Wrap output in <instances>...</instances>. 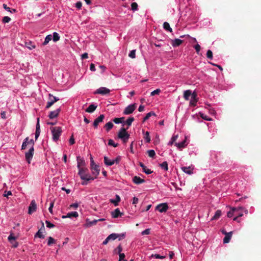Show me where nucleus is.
<instances>
[{"label": "nucleus", "instance_id": "c756f323", "mask_svg": "<svg viewBox=\"0 0 261 261\" xmlns=\"http://www.w3.org/2000/svg\"><path fill=\"white\" fill-rule=\"evenodd\" d=\"M120 235L119 234H117V233H112L111 234H110L108 238L109 239V240L110 241L111 240H116L117 238H118L119 237Z\"/></svg>", "mask_w": 261, "mask_h": 261}, {"label": "nucleus", "instance_id": "f257e3e1", "mask_svg": "<svg viewBox=\"0 0 261 261\" xmlns=\"http://www.w3.org/2000/svg\"><path fill=\"white\" fill-rule=\"evenodd\" d=\"M78 174L82 180H93L94 178L89 173L88 169L87 168H83L79 169Z\"/></svg>", "mask_w": 261, "mask_h": 261}, {"label": "nucleus", "instance_id": "4468645a", "mask_svg": "<svg viewBox=\"0 0 261 261\" xmlns=\"http://www.w3.org/2000/svg\"><path fill=\"white\" fill-rule=\"evenodd\" d=\"M36 210V202L34 200H33L31 201V203L29 205L28 213L29 214H31L33 212H35Z\"/></svg>", "mask_w": 261, "mask_h": 261}, {"label": "nucleus", "instance_id": "603ef678", "mask_svg": "<svg viewBox=\"0 0 261 261\" xmlns=\"http://www.w3.org/2000/svg\"><path fill=\"white\" fill-rule=\"evenodd\" d=\"M26 46L29 48L30 49H32L33 48H34L35 47V46L34 45H32V42H29V43L26 42L25 43Z\"/></svg>", "mask_w": 261, "mask_h": 261}, {"label": "nucleus", "instance_id": "6e6d98bb", "mask_svg": "<svg viewBox=\"0 0 261 261\" xmlns=\"http://www.w3.org/2000/svg\"><path fill=\"white\" fill-rule=\"evenodd\" d=\"M11 20V18L8 16H5L3 18V22L4 23H8Z\"/></svg>", "mask_w": 261, "mask_h": 261}, {"label": "nucleus", "instance_id": "6ab92c4d", "mask_svg": "<svg viewBox=\"0 0 261 261\" xmlns=\"http://www.w3.org/2000/svg\"><path fill=\"white\" fill-rule=\"evenodd\" d=\"M139 165L141 167H142L143 172L145 173L146 174H149L152 173L153 171L149 169H147L143 163L140 162Z\"/></svg>", "mask_w": 261, "mask_h": 261}, {"label": "nucleus", "instance_id": "79ce46f5", "mask_svg": "<svg viewBox=\"0 0 261 261\" xmlns=\"http://www.w3.org/2000/svg\"><path fill=\"white\" fill-rule=\"evenodd\" d=\"M56 243V240L51 237H49L48 238L47 245L51 246L53 244Z\"/></svg>", "mask_w": 261, "mask_h": 261}, {"label": "nucleus", "instance_id": "c03bdc74", "mask_svg": "<svg viewBox=\"0 0 261 261\" xmlns=\"http://www.w3.org/2000/svg\"><path fill=\"white\" fill-rule=\"evenodd\" d=\"M199 114H200V117L204 120H206L207 121H211L212 120V118L208 117V116H207L205 114H204L203 113H200Z\"/></svg>", "mask_w": 261, "mask_h": 261}, {"label": "nucleus", "instance_id": "4d7b16f0", "mask_svg": "<svg viewBox=\"0 0 261 261\" xmlns=\"http://www.w3.org/2000/svg\"><path fill=\"white\" fill-rule=\"evenodd\" d=\"M121 159V157L120 156H118L115 160H113L114 164L116 163V164H118Z\"/></svg>", "mask_w": 261, "mask_h": 261}, {"label": "nucleus", "instance_id": "e2e57ef3", "mask_svg": "<svg viewBox=\"0 0 261 261\" xmlns=\"http://www.w3.org/2000/svg\"><path fill=\"white\" fill-rule=\"evenodd\" d=\"M119 261H122V260L124 259V258L125 257V254L124 253H119Z\"/></svg>", "mask_w": 261, "mask_h": 261}, {"label": "nucleus", "instance_id": "b1692460", "mask_svg": "<svg viewBox=\"0 0 261 261\" xmlns=\"http://www.w3.org/2000/svg\"><path fill=\"white\" fill-rule=\"evenodd\" d=\"M111 203L114 204L115 206H117L119 204V202L120 201V197L119 195H116L115 199H111L110 200Z\"/></svg>", "mask_w": 261, "mask_h": 261}, {"label": "nucleus", "instance_id": "5fc2aeb1", "mask_svg": "<svg viewBox=\"0 0 261 261\" xmlns=\"http://www.w3.org/2000/svg\"><path fill=\"white\" fill-rule=\"evenodd\" d=\"M45 223L46 224V226L48 228H53L55 227V225L53 224V223H51V222H50L49 221H45Z\"/></svg>", "mask_w": 261, "mask_h": 261}, {"label": "nucleus", "instance_id": "f3484780", "mask_svg": "<svg viewBox=\"0 0 261 261\" xmlns=\"http://www.w3.org/2000/svg\"><path fill=\"white\" fill-rule=\"evenodd\" d=\"M111 215L113 218H117L119 217H121L123 214L121 213L119 209L117 208L111 212Z\"/></svg>", "mask_w": 261, "mask_h": 261}, {"label": "nucleus", "instance_id": "20e7f679", "mask_svg": "<svg viewBox=\"0 0 261 261\" xmlns=\"http://www.w3.org/2000/svg\"><path fill=\"white\" fill-rule=\"evenodd\" d=\"M59 100V98L58 97L54 96L53 94L49 93L48 94V101L47 102L45 108L46 109H49L54 104L55 102L58 101Z\"/></svg>", "mask_w": 261, "mask_h": 261}, {"label": "nucleus", "instance_id": "a18cd8bd", "mask_svg": "<svg viewBox=\"0 0 261 261\" xmlns=\"http://www.w3.org/2000/svg\"><path fill=\"white\" fill-rule=\"evenodd\" d=\"M178 135L173 136L171 139V141L169 142L168 145H172L177 140Z\"/></svg>", "mask_w": 261, "mask_h": 261}, {"label": "nucleus", "instance_id": "c9c22d12", "mask_svg": "<svg viewBox=\"0 0 261 261\" xmlns=\"http://www.w3.org/2000/svg\"><path fill=\"white\" fill-rule=\"evenodd\" d=\"M134 121V118L133 117H129L126 121L125 123L128 127L126 129H128V127L132 125V122Z\"/></svg>", "mask_w": 261, "mask_h": 261}, {"label": "nucleus", "instance_id": "1a4fd4ad", "mask_svg": "<svg viewBox=\"0 0 261 261\" xmlns=\"http://www.w3.org/2000/svg\"><path fill=\"white\" fill-rule=\"evenodd\" d=\"M92 174L93 175V178H94V179L96 178L97 176L99 174L100 169L98 165H94V167H92L90 168Z\"/></svg>", "mask_w": 261, "mask_h": 261}, {"label": "nucleus", "instance_id": "473e14b6", "mask_svg": "<svg viewBox=\"0 0 261 261\" xmlns=\"http://www.w3.org/2000/svg\"><path fill=\"white\" fill-rule=\"evenodd\" d=\"M155 114L154 113V112H153L152 111L148 113L146 115V116L144 117L143 120V122H144L145 121L148 120L149 118V117H151V116H155Z\"/></svg>", "mask_w": 261, "mask_h": 261}, {"label": "nucleus", "instance_id": "f03ea898", "mask_svg": "<svg viewBox=\"0 0 261 261\" xmlns=\"http://www.w3.org/2000/svg\"><path fill=\"white\" fill-rule=\"evenodd\" d=\"M126 128L122 127L119 130L118 134V138L121 139L124 143H126L129 138V134L127 132Z\"/></svg>", "mask_w": 261, "mask_h": 261}, {"label": "nucleus", "instance_id": "9d476101", "mask_svg": "<svg viewBox=\"0 0 261 261\" xmlns=\"http://www.w3.org/2000/svg\"><path fill=\"white\" fill-rule=\"evenodd\" d=\"M105 115L103 114L100 115L97 118H96L93 123V126L94 128H97L99 123L102 122L105 119Z\"/></svg>", "mask_w": 261, "mask_h": 261}, {"label": "nucleus", "instance_id": "2eb2a0df", "mask_svg": "<svg viewBox=\"0 0 261 261\" xmlns=\"http://www.w3.org/2000/svg\"><path fill=\"white\" fill-rule=\"evenodd\" d=\"M45 228L44 226V223L42 222V227L40 229H39L35 235V238H39L41 239H44L45 236L43 234V232L42 231V230H44Z\"/></svg>", "mask_w": 261, "mask_h": 261}, {"label": "nucleus", "instance_id": "864d4df0", "mask_svg": "<svg viewBox=\"0 0 261 261\" xmlns=\"http://www.w3.org/2000/svg\"><path fill=\"white\" fill-rule=\"evenodd\" d=\"M161 92V90L160 89H157L151 92L150 95L151 96H154L156 94H159Z\"/></svg>", "mask_w": 261, "mask_h": 261}, {"label": "nucleus", "instance_id": "7c9ffc66", "mask_svg": "<svg viewBox=\"0 0 261 261\" xmlns=\"http://www.w3.org/2000/svg\"><path fill=\"white\" fill-rule=\"evenodd\" d=\"M104 162L105 164L108 166H112L114 165L113 160H109V158L107 156L104 157Z\"/></svg>", "mask_w": 261, "mask_h": 261}, {"label": "nucleus", "instance_id": "49530a36", "mask_svg": "<svg viewBox=\"0 0 261 261\" xmlns=\"http://www.w3.org/2000/svg\"><path fill=\"white\" fill-rule=\"evenodd\" d=\"M108 145L110 146H113L114 147H116L118 146V144L115 143L112 139L109 140Z\"/></svg>", "mask_w": 261, "mask_h": 261}, {"label": "nucleus", "instance_id": "7ed1b4c3", "mask_svg": "<svg viewBox=\"0 0 261 261\" xmlns=\"http://www.w3.org/2000/svg\"><path fill=\"white\" fill-rule=\"evenodd\" d=\"M50 130L53 135V139L54 141H57L59 140L62 130L61 127H50Z\"/></svg>", "mask_w": 261, "mask_h": 261}, {"label": "nucleus", "instance_id": "774afa93", "mask_svg": "<svg viewBox=\"0 0 261 261\" xmlns=\"http://www.w3.org/2000/svg\"><path fill=\"white\" fill-rule=\"evenodd\" d=\"M10 195H12V192L10 191H5L4 194V197H8Z\"/></svg>", "mask_w": 261, "mask_h": 261}, {"label": "nucleus", "instance_id": "8fccbe9b", "mask_svg": "<svg viewBox=\"0 0 261 261\" xmlns=\"http://www.w3.org/2000/svg\"><path fill=\"white\" fill-rule=\"evenodd\" d=\"M128 56L132 59L135 58L136 50L134 49V50H131L128 55Z\"/></svg>", "mask_w": 261, "mask_h": 261}, {"label": "nucleus", "instance_id": "69168bd1", "mask_svg": "<svg viewBox=\"0 0 261 261\" xmlns=\"http://www.w3.org/2000/svg\"><path fill=\"white\" fill-rule=\"evenodd\" d=\"M36 130H40V124H39V118H37V123H36Z\"/></svg>", "mask_w": 261, "mask_h": 261}, {"label": "nucleus", "instance_id": "e433bc0d", "mask_svg": "<svg viewBox=\"0 0 261 261\" xmlns=\"http://www.w3.org/2000/svg\"><path fill=\"white\" fill-rule=\"evenodd\" d=\"M124 117H121V118H115L113 119V121L116 123H121L124 122Z\"/></svg>", "mask_w": 261, "mask_h": 261}, {"label": "nucleus", "instance_id": "6e6552de", "mask_svg": "<svg viewBox=\"0 0 261 261\" xmlns=\"http://www.w3.org/2000/svg\"><path fill=\"white\" fill-rule=\"evenodd\" d=\"M168 205L167 203H163L158 204L156 206L155 209L161 213H164L168 210Z\"/></svg>", "mask_w": 261, "mask_h": 261}, {"label": "nucleus", "instance_id": "cd10ccee", "mask_svg": "<svg viewBox=\"0 0 261 261\" xmlns=\"http://www.w3.org/2000/svg\"><path fill=\"white\" fill-rule=\"evenodd\" d=\"M114 126V124L112 122H109L107 123L104 127L106 128L107 132H109Z\"/></svg>", "mask_w": 261, "mask_h": 261}, {"label": "nucleus", "instance_id": "58836bf2", "mask_svg": "<svg viewBox=\"0 0 261 261\" xmlns=\"http://www.w3.org/2000/svg\"><path fill=\"white\" fill-rule=\"evenodd\" d=\"M29 139V137H27L24 140V141H23V142L22 143V146H21V149L24 150V149H26L27 146L28 144V141Z\"/></svg>", "mask_w": 261, "mask_h": 261}, {"label": "nucleus", "instance_id": "9b49d317", "mask_svg": "<svg viewBox=\"0 0 261 261\" xmlns=\"http://www.w3.org/2000/svg\"><path fill=\"white\" fill-rule=\"evenodd\" d=\"M110 92V90L106 87H100L97 89L94 92L95 94H99L101 95H106Z\"/></svg>", "mask_w": 261, "mask_h": 261}, {"label": "nucleus", "instance_id": "423d86ee", "mask_svg": "<svg viewBox=\"0 0 261 261\" xmlns=\"http://www.w3.org/2000/svg\"><path fill=\"white\" fill-rule=\"evenodd\" d=\"M243 210L244 208L242 206L236 207V217L233 218L234 221H237L238 222H240L239 220H238V219L239 217H241L243 216Z\"/></svg>", "mask_w": 261, "mask_h": 261}, {"label": "nucleus", "instance_id": "f704fd0d", "mask_svg": "<svg viewBox=\"0 0 261 261\" xmlns=\"http://www.w3.org/2000/svg\"><path fill=\"white\" fill-rule=\"evenodd\" d=\"M236 212V207L231 208V210L227 213V217L230 218L235 215Z\"/></svg>", "mask_w": 261, "mask_h": 261}, {"label": "nucleus", "instance_id": "2f4dec72", "mask_svg": "<svg viewBox=\"0 0 261 261\" xmlns=\"http://www.w3.org/2000/svg\"><path fill=\"white\" fill-rule=\"evenodd\" d=\"M163 28L166 31H168L170 32H172V28L170 27L169 23L167 22H165L163 23Z\"/></svg>", "mask_w": 261, "mask_h": 261}, {"label": "nucleus", "instance_id": "393cba45", "mask_svg": "<svg viewBox=\"0 0 261 261\" xmlns=\"http://www.w3.org/2000/svg\"><path fill=\"white\" fill-rule=\"evenodd\" d=\"M182 42V40L179 39H175L172 41V45L173 47H176L179 46Z\"/></svg>", "mask_w": 261, "mask_h": 261}, {"label": "nucleus", "instance_id": "412c9836", "mask_svg": "<svg viewBox=\"0 0 261 261\" xmlns=\"http://www.w3.org/2000/svg\"><path fill=\"white\" fill-rule=\"evenodd\" d=\"M97 108V106L94 104H91L89 106V107L86 109L85 111L87 113H93Z\"/></svg>", "mask_w": 261, "mask_h": 261}, {"label": "nucleus", "instance_id": "72a5a7b5", "mask_svg": "<svg viewBox=\"0 0 261 261\" xmlns=\"http://www.w3.org/2000/svg\"><path fill=\"white\" fill-rule=\"evenodd\" d=\"M186 141L185 140L181 142L180 143H175V145L178 148H182L185 147L186 146Z\"/></svg>", "mask_w": 261, "mask_h": 261}, {"label": "nucleus", "instance_id": "dca6fc26", "mask_svg": "<svg viewBox=\"0 0 261 261\" xmlns=\"http://www.w3.org/2000/svg\"><path fill=\"white\" fill-rule=\"evenodd\" d=\"M79 216V214L77 212H72L68 213L66 215H63L62 218L66 219L67 218H71L72 217L76 218Z\"/></svg>", "mask_w": 261, "mask_h": 261}, {"label": "nucleus", "instance_id": "13d9d810", "mask_svg": "<svg viewBox=\"0 0 261 261\" xmlns=\"http://www.w3.org/2000/svg\"><path fill=\"white\" fill-rule=\"evenodd\" d=\"M194 48L196 50V53L198 54L200 50V46L198 44H197L194 46Z\"/></svg>", "mask_w": 261, "mask_h": 261}, {"label": "nucleus", "instance_id": "a211bd4d", "mask_svg": "<svg viewBox=\"0 0 261 261\" xmlns=\"http://www.w3.org/2000/svg\"><path fill=\"white\" fill-rule=\"evenodd\" d=\"M197 94L195 92L192 93V96L191 97V99L190 101V105L192 106H195L196 103L197 102V99L196 98Z\"/></svg>", "mask_w": 261, "mask_h": 261}, {"label": "nucleus", "instance_id": "bb28decb", "mask_svg": "<svg viewBox=\"0 0 261 261\" xmlns=\"http://www.w3.org/2000/svg\"><path fill=\"white\" fill-rule=\"evenodd\" d=\"M182 170L188 174H191L193 173V169H191V167H183L181 168Z\"/></svg>", "mask_w": 261, "mask_h": 261}, {"label": "nucleus", "instance_id": "4c0bfd02", "mask_svg": "<svg viewBox=\"0 0 261 261\" xmlns=\"http://www.w3.org/2000/svg\"><path fill=\"white\" fill-rule=\"evenodd\" d=\"M52 39V36L51 35H47L45 38V40L43 43V45H46Z\"/></svg>", "mask_w": 261, "mask_h": 261}, {"label": "nucleus", "instance_id": "37998d69", "mask_svg": "<svg viewBox=\"0 0 261 261\" xmlns=\"http://www.w3.org/2000/svg\"><path fill=\"white\" fill-rule=\"evenodd\" d=\"M144 139L146 142L149 143L150 141V138L149 137V133L148 132H146L144 137Z\"/></svg>", "mask_w": 261, "mask_h": 261}, {"label": "nucleus", "instance_id": "338daca9", "mask_svg": "<svg viewBox=\"0 0 261 261\" xmlns=\"http://www.w3.org/2000/svg\"><path fill=\"white\" fill-rule=\"evenodd\" d=\"M8 240L10 241V242H11L12 240H16V237H14L12 234H11L9 237H8Z\"/></svg>", "mask_w": 261, "mask_h": 261}, {"label": "nucleus", "instance_id": "aec40b11", "mask_svg": "<svg viewBox=\"0 0 261 261\" xmlns=\"http://www.w3.org/2000/svg\"><path fill=\"white\" fill-rule=\"evenodd\" d=\"M133 181L137 184H141L142 183H144L145 182V180L141 178L140 177L135 176L133 178Z\"/></svg>", "mask_w": 261, "mask_h": 261}, {"label": "nucleus", "instance_id": "bf43d9fd", "mask_svg": "<svg viewBox=\"0 0 261 261\" xmlns=\"http://www.w3.org/2000/svg\"><path fill=\"white\" fill-rule=\"evenodd\" d=\"M152 256H154L155 258L163 259V258H165V256H161L160 254H158L152 255Z\"/></svg>", "mask_w": 261, "mask_h": 261}, {"label": "nucleus", "instance_id": "a19ab883", "mask_svg": "<svg viewBox=\"0 0 261 261\" xmlns=\"http://www.w3.org/2000/svg\"><path fill=\"white\" fill-rule=\"evenodd\" d=\"M160 167L166 171L168 170V163L165 161L160 164Z\"/></svg>", "mask_w": 261, "mask_h": 261}, {"label": "nucleus", "instance_id": "a878e982", "mask_svg": "<svg viewBox=\"0 0 261 261\" xmlns=\"http://www.w3.org/2000/svg\"><path fill=\"white\" fill-rule=\"evenodd\" d=\"M97 222L98 220H94L93 221H89L88 220H87L86 223L85 224V226L87 227H91L93 225H95Z\"/></svg>", "mask_w": 261, "mask_h": 261}, {"label": "nucleus", "instance_id": "39448f33", "mask_svg": "<svg viewBox=\"0 0 261 261\" xmlns=\"http://www.w3.org/2000/svg\"><path fill=\"white\" fill-rule=\"evenodd\" d=\"M34 149L33 146H32L29 150L25 154V159L27 162L30 164L31 163V161L33 158L34 155Z\"/></svg>", "mask_w": 261, "mask_h": 261}, {"label": "nucleus", "instance_id": "3c124183", "mask_svg": "<svg viewBox=\"0 0 261 261\" xmlns=\"http://www.w3.org/2000/svg\"><path fill=\"white\" fill-rule=\"evenodd\" d=\"M206 57L208 59H213V53L211 50H208L206 53Z\"/></svg>", "mask_w": 261, "mask_h": 261}, {"label": "nucleus", "instance_id": "de8ad7c7", "mask_svg": "<svg viewBox=\"0 0 261 261\" xmlns=\"http://www.w3.org/2000/svg\"><path fill=\"white\" fill-rule=\"evenodd\" d=\"M131 9L133 11H136L138 9V4L136 2L132 3L131 4Z\"/></svg>", "mask_w": 261, "mask_h": 261}, {"label": "nucleus", "instance_id": "09e8293b", "mask_svg": "<svg viewBox=\"0 0 261 261\" xmlns=\"http://www.w3.org/2000/svg\"><path fill=\"white\" fill-rule=\"evenodd\" d=\"M147 152L148 156L151 158H153L155 155V151L153 150H149Z\"/></svg>", "mask_w": 261, "mask_h": 261}, {"label": "nucleus", "instance_id": "680f3d73", "mask_svg": "<svg viewBox=\"0 0 261 261\" xmlns=\"http://www.w3.org/2000/svg\"><path fill=\"white\" fill-rule=\"evenodd\" d=\"M69 143L70 145H73L75 143V140L73 135L71 136L69 139Z\"/></svg>", "mask_w": 261, "mask_h": 261}, {"label": "nucleus", "instance_id": "4be33fe9", "mask_svg": "<svg viewBox=\"0 0 261 261\" xmlns=\"http://www.w3.org/2000/svg\"><path fill=\"white\" fill-rule=\"evenodd\" d=\"M232 231H230L228 232V233L226 234L225 235V237L223 239V243H228L230 242V240L231 239V238L232 237Z\"/></svg>", "mask_w": 261, "mask_h": 261}, {"label": "nucleus", "instance_id": "ddd939ff", "mask_svg": "<svg viewBox=\"0 0 261 261\" xmlns=\"http://www.w3.org/2000/svg\"><path fill=\"white\" fill-rule=\"evenodd\" d=\"M76 160L77 163V167L78 169L84 168V167L85 165V160L80 156L76 157Z\"/></svg>", "mask_w": 261, "mask_h": 261}, {"label": "nucleus", "instance_id": "ea45409f", "mask_svg": "<svg viewBox=\"0 0 261 261\" xmlns=\"http://www.w3.org/2000/svg\"><path fill=\"white\" fill-rule=\"evenodd\" d=\"M60 36L59 35L58 33H56V32H54L53 33V41L54 42H57L58 41V40H59L60 39Z\"/></svg>", "mask_w": 261, "mask_h": 261}, {"label": "nucleus", "instance_id": "f8f14e48", "mask_svg": "<svg viewBox=\"0 0 261 261\" xmlns=\"http://www.w3.org/2000/svg\"><path fill=\"white\" fill-rule=\"evenodd\" d=\"M60 112H61L60 108L57 109V110H56L55 111H51V112H50V113L48 115V117L51 119L57 118L59 116Z\"/></svg>", "mask_w": 261, "mask_h": 261}, {"label": "nucleus", "instance_id": "052dcab7", "mask_svg": "<svg viewBox=\"0 0 261 261\" xmlns=\"http://www.w3.org/2000/svg\"><path fill=\"white\" fill-rule=\"evenodd\" d=\"M150 233V229H146L144 230H143L141 234L142 235H146V234H149Z\"/></svg>", "mask_w": 261, "mask_h": 261}, {"label": "nucleus", "instance_id": "0e129e2a", "mask_svg": "<svg viewBox=\"0 0 261 261\" xmlns=\"http://www.w3.org/2000/svg\"><path fill=\"white\" fill-rule=\"evenodd\" d=\"M54 206V202H51L50 203V205H49V207L48 208V211L49 212L51 213V214H53V207Z\"/></svg>", "mask_w": 261, "mask_h": 261}, {"label": "nucleus", "instance_id": "0eeeda50", "mask_svg": "<svg viewBox=\"0 0 261 261\" xmlns=\"http://www.w3.org/2000/svg\"><path fill=\"white\" fill-rule=\"evenodd\" d=\"M136 108V104L134 103L126 107L123 111V114L125 115H129L132 114Z\"/></svg>", "mask_w": 261, "mask_h": 261}, {"label": "nucleus", "instance_id": "c85d7f7f", "mask_svg": "<svg viewBox=\"0 0 261 261\" xmlns=\"http://www.w3.org/2000/svg\"><path fill=\"white\" fill-rule=\"evenodd\" d=\"M221 215V211L219 210H217L215 215L212 217L211 220H216L218 219Z\"/></svg>", "mask_w": 261, "mask_h": 261}, {"label": "nucleus", "instance_id": "5701e85b", "mask_svg": "<svg viewBox=\"0 0 261 261\" xmlns=\"http://www.w3.org/2000/svg\"><path fill=\"white\" fill-rule=\"evenodd\" d=\"M190 96H192V93L190 90H187L185 91L184 93V97L185 100H188Z\"/></svg>", "mask_w": 261, "mask_h": 261}]
</instances>
